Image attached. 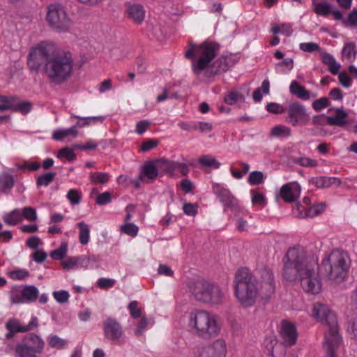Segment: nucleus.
<instances>
[{"label": "nucleus", "mask_w": 357, "mask_h": 357, "mask_svg": "<svg viewBox=\"0 0 357 357\" xmlns=\"http://www.w3.org/2000/svg\"><path fill=\"white\" fill-rule=\"evenodd\" d=\"M57 158H66L68 161H73L76 158V154L70 148L64 147L58 152Z\"/></svg>", "instance_id": "680f3d73"}, {"label": "nucleus", "mask_w": 357, "mask_h": 357, "mask_svg": "<svg viewBox=\"0 0 357 357\" xmlns=\"http://www.w3.org/2000/svg\"><path fill=\"white\" fill-rule=\"evenodd\" d=\"M264 180V174L259 171L252 172L248 177V182L250 185H259L263 183Z\"/></svg>", "instance_id": "13d9d810"}, {"label": "nucleus", "mask_w": 357, "mask_h": 357, "mask_svg": "<svg viewBox=\"0 0 357 357\" xmlns=\"http://www.w3.org/2000/svg\"><path fill=\"white\" fill-rule=\"evenodd\" d=\"M211 349H213L215 356L221 357L225 356L227 353V344L223 338H218L213 342L211 344Z\"/></svg>", "instance_id": "f704fd0d"}, {"label": "nucleus", "mask_w": 357, "mask_h": 357, "mask_svg": "<svg viewBox=\"0 0 357 357\" xmlns=\"http://www.w3.org/2000/svg\"><path fill=\"white\" fill-rule=\"evenodd\" d=\"M293 162L301 167H315L318 165V162L312 158L308 157H295L293 158Z\"/></svg>", "instance_id": "c03bdc74"}, {"label": "nucleus", "mask_w": 357, "mask_h": 357, "mask_svg": "<svg viewBox=\"0 0 357 357\" xmlns=\"http://www.w3.org/2000/svg\"><path fill=\"white\" fill-rule=\"evenodd\" d=\"M347 113L342 109H337L334 116L327 118L328 123L331 126H342L347 122Z\"/></svg>", "instance_id": "c85d7f7f"}, {"label": "nucleus", "mask_w": 357, "mask_h": 357, "mask_svg": "<svg viewBox=\"0 0 357 357\" xmlns=\"http://www.w3.org/2000/svg\"><path fill=\"white\" fill-rule=\"evenodd\" d=\"M80 257H69L62 261L63 268L66 270L80 268Z\"/></svg>", "instance_id": "de8ad7c7"}, {"label": "nucleus", "mask_w": 357, "mask_h": 357, "mask_svg": "<svg viewBox=\"0 0 357 357\" xmlns=\"http://www.w3.org/2000/svg\"><path fill=\"white\" fill-rule=\"evenodd\" d=\"M5 326L8 330L6 337L7 339H10L16 333H26L37 328L38 326V319L36 316H31L29 324L24 325L20 320L15 318H10L7 321Z\"/></svg>", "instance_id": "9b49d317"}, {"label": "nucleus", "mask_w": 357, "mask_h": 357, "mask_svg": "<svg viewBox=\"0 0 357 357\" xmlns=\"http://www.w3.org/2000/svg\"><path fill=\"white\" fill-rule=\"evenodd\" d=\"M326 208L324 203H317L305 208L304 206L297 205L294 209V213L299 218H314L322 213Z\"/></svg>", "instance_id": "dca6fc26"}, {"label": "nucleus", "mask_w": 357, "mask_h": 357, "mask_svg": "<svg viewBox=\"0 0 357 357\" xmlns=\"http://www.w3.org/2000/svg\"><path fill=\"white\" fill-rule=\"evenodd\" d=\"M39 294L38 289L33 285H28L23 288V295L25 303H31L35 301Z\"/></svg>", "instance_id": "4c0bfd02"}, {"label": "nucleus", "mask_w": 357, "mask_h": 357, "mask_svg": "<svg viewBox=\"0 0 357 357\" xmlns=\"http://www.w3.org/2000/svg\"><path fill=\"white\" fill-rule=\"evenodd\" d=\"M347 317L348 319L347 331L353 337L357 339V311H348Z\"/></svg>", "instance_id": "c756f323"}, {"label": "nucleus", "mask_w": 357, "mask_h": 357, "mask_svg": "<svg viewBox=\"0 0 357 357\" xmlns=\"http://www.w3.org/2000/svg\"><path fill=\"white\" fill-rule=\"evenodd\" d=\"M289 91L291 93L297 96L299 98L308 100L310 98V91L306 90L297 81L291 82L289 86Z\"/></svg>", "instance_id": "cd10ccee"}, {"label": "nucleus", "mask_w": 357, "mask_h": 357, "mask_svg": "<svg viewBox=\"0 0 357 357\" xmlns=\"http://www.w3.org/2000/svg\"><path fill=\"white\" fill-rule=\"evenodd\" d=\"M89 178L94 184H105L109 181V174L106 172H93L90 174Z\"/></svg>", "instance_id": "a18cd8bd"}, {"label": "nucleus", "mask_w": 357, "mask_h": 357, "mask_svg": "<svg viewBox=\"0 0 357 357\" xmlns=\"http://www.w3.org/2000/svg\"><path fill=\"white\" fill-rule=\"evenodd\" d=\"M285 112L286 121L292 126H305L310 121V116L306 107L298 102L289 103L286 106Z\"/></svg>", "instance_id": "9d476101"}, {"label": "nucleus", "mask_w": 357, "mask_h": 357, "mask_svg": "<svg viewBox=\"0 0 357 357\" xmlns=\"http://www.w3.org/2000/svg\"><path fill=\"white\" fill-rule=\"evenodd\" d=\"M12 111L19 112L23 114L29 113L33 107L32 103L27 100H20L17 96H14Z\"/></svg>", "instance_id": "393cba45"}, {"label": "nucleus", "mask_w": 357, "mask_h": 357, "mask_svg": "<svg viewBox=\"0 0 357 357\" xmlns=\"http://www.w3.org/2000/svg\"><path fill=\"white\" fill-rule=\"evenodd\" d=\"M299 49L305 52H315L321 50L319 45L312 42L300 43Z\"/></svg>", "instance_id": "5fc2aeb1"}, {"label": "nucleus", "mask_w": 357, "mask_h": 357, "mask_svg": "<svg viewBox=\"0 0 357 357\" xmlns=\"http://www.w3.org/2000/svg\"><path fill=\"white\" fill-rule=\"evenodd\" d=\"M74 64L69 51L56 50L55 45L49 41L32 47L27 56V66L31 71L38 73L43 70L48 79L58 85L71 77Z\"/></svg>", "instance_id": "f257e3e1"}, {"label": "nucleus", "mask_w": 357, "mask_h": 357, "mask_svg": "<svg viewBox=\"0 0 357 357\" xmlns=\"http://www.w3.org/2000/svg\"><path fill=\"white\" fill-rule=\"evenodd\" d=\"M234 62L231 56H222L215 60L211 66V73L217 74L227 71Z\"/></svg>", "instance_id": "aec40b11"}, {"label": "nucleus", "mask_w": 357, "mask_h": 357, "mask_svg": "<svg viewBox=\"0 0 357 357\" xmlns=\"http://www.w3.org/2000/svg\"><path fill=\"white\" fill-rule=\"evenodd\" d=\"M68 245L66 242H61L59 248L51 252L50 256L54 260H61L63 259L68 252Z\"/></svg>", "instance_id": "79ce46f5"}, {"label": "nucleus", "mask_w": 357, "mask_h": 357, "mask_svg": "<svg viewBox=\"0 0 357 357\" xmlns=\"http://www.w3.org/2000/svg\"><path fill=\"white\" fill-rule=\"evenodd\" d=\"M10 300L13 304L24 303L23 289L20 286L12 287L10 291Z\"/></svg>", "instance_id": "58836bf2"}, {"label": "nucleus", "mask_w": 357, "mask_h": 357, "mask_svg": "<svg viewBox=\"0 0 357 357\" xmlns=\"http://www.w3.org/2000/svg\"><path fill=\"white\" fill-rule=\"evenodd\" d=\"M350 259L348 255L340 250H333L322 261V268L328 280L340 283L346 278L349 267Z\"/></svg>", "instance_id": "0eeeda50"}, {"label": "nucleus", "mask_w": 357, "mask_h": 357, "mask_svg": "<svg viewBox=\"0 0 357 357\" xmlns=\"http://www.w3.org/2000/svg\"><path fill=\"white\" fill-rule=\"evenodd\" d=\"M283 261L282 275L287 281H295L298 277L304 291L310 294L321 292L322 282L317 259L308 255L304 248L297 246L289 249Z\"/></svg>", "instance_id": "f03ea898"}, {"label": "nucleus", "mask_w": 357, "mask_h": 357, "mask_svg": "<svg viewBox=\"0 0 357 357\" xmlns=\"http://www.w3.org/2000/svg\"><path fill=\"white\" fill-rule=\"evenodd\" d=\"M78 135V130L76 124L68 128H58L53 131L52 139L57 141H63L68 137L76 138Z\"/></svg>", "instance_id": "412c9836"}, {"label": "nucleus", "mask_w": 357, "mask_h": 357, "mask_svg": "<svg viewBox=\"0 0 357 357\" xmlns=\"http://www.w3.org/2000/svg\"><path fill=\"white\" fill-rule=\"evenodd\" d=\"M22 213V219H25L29 222H33L37 220L38 215L36 210L31 206H26L20 209Z\"/></svg>", "instance_id": "49530a36"}, {"label": "nucleus", "mask_w": 357, "mask_h": 357, "mask_svg": "<svg viewBox=\"0 0 357 357\" xmlns=\"http://www.w3.org/2000/svg\"><path fill=\"white\" fill-rule=\"evenodd\" d=\"M3 220L8 226H14L22 221V213L20 209L15 208L13 211L6 213L3 215Z\"/></svg>", "instance_id": "b1692460"}, {"label": "nucleus", "mask_w": 357, "mask_h": 357, "mask_svg": "<svg viewBox=\"0 0 357 357\" xmlns=\"http://www.w3.org/2000/svg\"><path fill=\"white\" fill-rule=\"evenodd\" d=\"M77 119L81 121H78L77 123H75L78 128L86 127V126H91L92 124H94L97 122L102 123L104 121L105 117L102 116L83 117V116H77V115L72 114L70 116V119Z\"/></svg>", "instance_id": "5701e85b"}, {"label": "nucleus", "mask_w": 357, "mask_h": 357, "mask_svg": "<svg viewBox=\"0 0 357 357\" xmlns=\"http://www.w3.org/2000/svg\"><path fill=\"white\" fill-rule=\"evenodd\" d=\"M218 49V45L213 42L205 41L199 45L193 43H189L185 56L192 60V70L196 75H199L204 70L211 68Z\"/></svg>", "instance_id": "423d86ee"}, {"label": "nucleus", "mask_w": 357, "mask_h": 357, "mask_svg": "<svg viewBox=\"0 0 357 357\" xmlns=\"http://www.w3.org/2000/svg\"><path fill=\"white\" fill-rule=\"evenodd\" d=\"M234 283L235 296L243 307H252L259 296L268 298L275 291L273 275L268 269L261 271L258 282L248 268H239L235 274Z\"/></svg>", "instance_id": "7ed1b4c3"}, {"label": "nucleus", "mask_w": 357, "mask_h": 357, "mask_svg": "<svg viewBox=\"0 0 357 357\" xmlns=\"http://www.w3.org/2000/svg\"><path fill=\"white\" fill-rule=\"evenodd\" d=\"M271 31L274 34L281 33L286 36H290L293 29L290 24H281L279 26H273Z\"/></svg>", "instance_id": "09e8293b"}, {"label": "nucleus", "mask_w": 357, "mask_h": 357, "mask_svg": "<svg viewBox=\"0 0 357 357\" xmlns=\"http://www.w3.org/2000/svg\"><path fill=\"white\" fill-rule=\"evenodd\" d=\"M158 167H157L156 160L154 162H149L146 163L142 169V173L144 176L149 179H155L159 173Z\"/></svg>", "instance_id": "2f4dec72"}, {"label": "nucleus", "mask_w": 357, "mask_h": 357, "mask_svg": "<svg viewBox=\"0 0 357 357\" xmlns=\"http://www.w3.org/2000/svg\"><path fill=\"white\" fill-rule=\"evenodd\" d=\"M312 316L317 321L328 325V329L325 334L324 347L326 351V357H335V352L341 344L335 315L328 306L317 303L312 306Z\"/></svg>", "instance_id": "20e7f679"}, {"label": "nucleus", "mask_w": 357, "mask_h": 357, "mask_svg": "<svg viewBox=\"0 0 357 357\" xmlns=\"http://www.w3.org/2000/svg\"><path fill=\"white\" fill-rule=\"evenodd\" d=\"M31 343V347L34 349L35 351L41 354L45 347V341L43 338L34 333H30L25 338Z\"/></svg>", "instance_id": "a878e982"}, {"label": "nucleus", "mask_w": 357, "mask_h": 357, "mask_svg": "<svg viewBox=\"0 0 357 357\" xmlns=\"http://www.w3.org/2000/svg\"><path fill=\"white\" fill-rule=\"evenodd\" d=\"M103 332L105 338L119 343L123 335L121 324L114 318L107 317L103 322Z\"/></svg>", "instance_id": "f8f14e48"}, {"label": "nucleus", "mask_w": 357, "mask_h": 357, "mask_svg": "<svg viewBox=\"0 0 357 357\" xmlns=\"http://www.w3.org/2000/svg\"><path fill=\"white\" fill-rule=\"evenodd\" d=\"M213 128V124L209 122L196 121L193 123L194 130H197L200 132H210Z\"/></svg>", "instance_id": "bf43d9fd"}, {"label": "nucleus", "mask_w": 357, "mask_h": 357, "mask_svg": "<svg viewBox=\"0 0 357 357\" xmlns=\"http://www.w3.org/2000/svg\"><path fill=\"white\" fill-rule=\"evenodd\" d=\"M54 298L59 303H66L68 302L70 294L66 290L54 291L52 293Z\"/></svg>", "instance_id": "4d7b16f0"}, {"label": "nucleus", "mask_w": 357, "mask_h": 357, "mask_svg": "<svg viewBox=\"0 0 357 357\" xmlns=\"http://www.w3.org/2000/svg\"><path fill=\"white\" fill-rule=\"evenodd\" d=\"M190 291L195 298L202 303L211 305H217L222 303L225 291L217 283L199 279L190 283Z\"/></svg>", "instance_id": "6e6552de"}, {"label": "nucleus", "mask_w": 357, "mask_h": 357, "mask_svg": "<svg viewBox=\"0 0 357 357\" xmlns=\"http://www.w3.org/2000/svg\"><path fill=\"white\" fill-rule=\"evenodd\" d=\"M212 190L225 207L234 208L238 206V200L223 184L214 183Z\"/></svg>", "instance_id": "ddd939ff"}, {"label": "nucleus", "mask_w": 357, "mask_h": 357, "mask_svg": "<svg viewBox=\"0 0 357 357\" xmlns=\"http://www.w3.org/2000/svg\"><path fill=\"white\" fill-rule=\"evenodd\" d=\"M80 268L92 269L98 267L99 257L96 255L80 256Z\"/></svg>", "instance_id": "473e14b6"}, {"label": "nucleus", "mask_w": 357, "mask_h": 357, "mask_svg": "<svg viewBox=\"0 0 357 357\" xmlns=\"http://www.w3.org/2000/svg\"><path fill=\"white\" fill-rule=\"evenodd\" d=\"M49 344L51 347L57 349H62L66 346V340L54 335H50L47 338Z\"/></svg>", "instance_id": "8fccbe9b"}, {"label": "nucleus", "mask_w": 357, "mask_h": 357, "mask_svg": "<svg viewBox=\"0 0 357 357\" xmlns=\"http://www.w3.org/2000/svg\"><path fill=\"white\" fill-rule=\"evenodd\" d=\"M314 13L320 16L326 17L332 15L335 20L342 19V13L337 9H333V6L327 1L313 2Z\"/></svg>", "instance_id": "2eb2a0df"}, {"label": "nucleus", "mask_w": 357, "mask_h": 357, "mask_svg": "<svg viewBox=\"0 0 357 357\" xmlns=\"http://www.w3.org/2000/svg\"><path fill=\"white\" fill-rule=\"evenodd\" d=\"M29 275V271L25 269H17L8 273V276L11 279L16 280H24L25 278H28Z\"/></svg>", "instance_id": "052dcab7"}, {"label": "nucleus", "mask_w": 357, "mask_h": 357, "mask_svg": "<svg viewBox=\"0 0 357 357\" xmlns=\"http://www.w3.org/2000/svg\"><path fill=\"white\" fill-rule=\"evenodd\" d=\"M14 96H2L0 98V112L12 110Z\"/></svg>", "instance_id": "6e6d98bb"}, {"label": "nucleus", "mask_w": 357, "mask_h": 357, "mask_svg": "<svg viewBox=\"0 0 357 357\" xmlns=\"http://www.w3.org/2000/svg\"><path fill=\"white\" fill-rule=\"evenodd\" d=\"M66 198L72 205H77L81 202V192L77 189H70L66 195Z\"/></svg>", "instance_id": "3c124183"}, {"label": "nucleus", "mask_w": 357, "mask_h": 357, "mask_svg": "<svg viewBox=\"0 0 357 357\" xmlns=\"http://www.w3.org/2000/svg\"><path fill=\"white\" fill-rule=\"evenodd\" d=\"M79 228V242L82 245H87L90 241V228L84 222H79L77 224Z\"/></svg>", "instance_id": "bb28decb"}, {"label": "nucleus", "mask_w": 357, "mask_h": 357, "mask_svg": "<svg viewBox=\"0 0 357 357\" xmlns=\"http://www.w3.org/2000/svg\"><path fill=\"white\" fill-rule=\"evenodd\" d=\"M329 104V100L326 97H323L314 100L312 104V107L316 111H321L326 108Z\"/></svg>", "instance_id": "0e129e2a"}, {"label": "nucleus", "mask_w": 357, "mask_h": 357, "mask_svg": "<svg viewBox=\"0 0 357 357\" xmlns=\"http://www.w3.org/2000/svg\"><path fill=\"white\" fill-rule=\"evenodd\" d=\"M157 167L161 173H169L171 175L174 174L175 161L161 158L156 160Z\"/></svg>", "instance_id": "72a5a7b5"}, {"label": "nucleus", "mask_w": 357, "mask_h": 357, "mask_svg": "<svg viewBox=\"0 0 357 357\" xmlns=\"http://www.w3.org/2000/svg\"><path fill=\"white\" fill-rule=\"evenodd\" d=\"M125 13L128 19L136 24H141L145 18L144 7L138 3H127Z\"/></svg>", "instance_id": "a211bd4d"}, {"label": "nucleus", "mask_w": 357, "mask_h": 357, "mask_svg": "<svg viewBox=\"0 0 357 357\" xmlns=\"http://www.w3.org/2000/svg\"><path fill=\"white\" fill-rule=\"evenodd\" d=\"M338 79L340 84L344 88H349L352 84V80L351 78L349 77V75L345 73L342 72L339 74Z\"/></svg>", "instance_id": "338daca9"}, {"label": "nucleus", "mask_w": 357, "mask_h": 357, "mask_svg": "<svg viewBox=\"0 0 357 357\" xmlns=\"http://www.w3.org/2000/svg\"><path fill=\"white\" fill-rule=\"evenodd\" d=\"M128 308L130 311V314L132 318L137 319L141 317L142 310L138 307L137 301H133L130 302L128 306Z\"/></svg>", "instance_id": "e2e57ef3"}, {"label": "nucleus", "mask_w": 357, "mask_h": 357, "mask_svg": "<svg viewBox=\"0 0 357 357\" xmlns=\"http://www.w3.org/2000/svg\"><path fill=\"white\" fill-rule=\"evenodd\" d=\"M149 324V319L146 317H142L139 323L137 325L136 329L135 331V335L137 336L141 335L146 329Z\"/></svg>", "instance_id": "774afa93"}, {"label": "nucleus", "mask_w": 357, "mask_h": 357, "mask_svg": "<svg viewBox=\"0 0 357 357\" xmlns=\"http://www.w3.org/2000/svg\"><path fill=\"white\" fill-rule=\"evenodd\" d=\"M312 183L319 188H327L333 185H340L341 181L337 177L319 176L313 178L312 179Z\"/></svg>", "instance_id": "4be33fe9"}, {"label": "nucleus", "mask_w": 357, "mask_h": 357, "mask_svg": "<svg viewBox=\"0 0 357 357\" xmlns=\"http://www.w3.org/2000/svg\"><path fill=\"white\" fill-rule=\"evenodd\" d=\"M291 134V130L287 126L284 125H277L273 127L271 130V135L275 137L287 138L289 137Z\"/></svg>", "instance_id": "e433bc0d"}, {"label": "nucleus", "mask_w": 357, "mask_h": 357, "mask_svg": "<svg viewBox=\"0 0 357 357\" xmlns=\"http://www.w3.org/2000/svg\"><path fill=\"white\" fill-rule=\"evenodd\" d=\"M14 185V178L8 173H3L0 175V186L3 192L10 190Z\"/></svg>", "instance_id": "ea45409f"}, {"label": "nucleus", "mask_w": 357, "mask_h": 357, "mask_svg": "<svg viewBox=\"0 0 357 357\" xmlns=\"http://www.w3.org/2000/svg\"><path fill=\"white\" fill-rule=\"evenodd\" d=\"M280 335L283 339L284 344L288 346L294 344L297 340V331L295 325L290 321H282Z\"/></svg>", "instance_id": "f3484780"}, {"label": "nucleus", "mask_w": 357, "mask_h": 357, "mask_svg": "<svg viewBox=\"0 0 357 357\" xmlns=\"http://www.w3.org/2000/svg\"><path fill=\"white\" fill-rule=\"evenodd\" d=\"M56 173L47 172L39 176L37 178L38 186H47L54 178Z\"/></svg>", "instance_id": "603ef678"}, {"label": "nucleus", "mask_w": 357, "mask_h": 357, "mask_svg": "<svg viewBox=\"0 0 357 357\" xmlns=\"http://www.w3.org/2000/svg\"><path fill=\"white\" fill-rule=\"evenodd\" d=\"M245 96L242 93L233 91L225 96L224 101L226 104L232 105L238 101H244Z\"/></svg>", "instance_id": "37998d69"}, {"label": "nucleus", "mask_w": 357, "mask_h": 357, "mask_svg": "<svg viewBox=\"0 0 357 357\" xmlns=\"http://www.w3.org/2000/svg\"><path fill=\"white\" fill-rule=\"evenodd\" d=\"M301 187L296 181L289 182L283 185L280 190L279 195L285 202L291 203L296 201L301 195Z\"/></svg>", "instance_id": "4468645a"}, {"label": "nucleus", "mask_w": 357, "mask_h": 357, "mask_svg": "<svg viewBox=\"0 0 357 357\" xmlns=\"http://www.w3.org/2000/svg\"><path fill=\"white\" fill-rule=\"evenodd\" d=\"M187 324L193 334L204 339L219 336L222 330L218 316L204 310L189 312Z\"/></svg>", "instance_id": "39448f33"}, {"label": "nucleus", "mask_w": 357, "mask_h": 357, "mask_svg": "<svg viewBox=\"0 0 357 357\" xmlns=\"http://www.w3.org/2000/svg\"><path fill=\"white\" fill-rule=\"evenodd\" d=\"M183 212L189 216H195L198 212V205L196 204L187 203L183 206Z\"/></svg>", "instance_id": "69168bd1"}, {"label": "nucleus", "mask_w": 357, "mask_h": 357, "mask_svg": "<svg viewBox=\"0 0 357 357\" xmlns=\"http://www.w3.org/2000/svg\"><path fill=\"white\" fill-rule=\"evenodd\" d=\"M121 232L134 238L137 236L139 232V227L132 222H126L119 227Z\"/></svg>", "instance_id": "a19ab883"}, {"label": "nucleus", "mask_w": 357, "mask_h": 357, "mask_svg": "<svg viewBox=\"0 0 357 357\" xmlns=\"http://www.w3.org/2000/svg\"><path fill=\"white\" fill-rule=\"evenodd\" d=\"M45 19L48 26L57 33L70 32L74 24L66 8L59 3L47 6Z\"/></svg>", "instance_id": "1a4fd4ad"}, {"label": "nucleus", "mask_w": 357, "mask_h": 357, "mask_svg": "<svg viewBox=\"0 0 357 357\" xmlns=\"http://www.w3.org/2000/svg\"><path fill=\"white\" fill-rule=\"evenodd\" d=\"M356 44L353 42L344 44L342 50V58L349 62L355 60L356 56Z\"/></svg>", "instance_id": "7c9ffc66"}, {"label": "nucleus", "mask_w": 357, "mask_h": 357, "mask_svg": "<svg viewBox=\"0 0 357 357\" xmlns=\"http://www.w3.org/2000/svg\"><path fill=\"white\" fill-rule=\"evenodd\" d=\"M265 352L268 357H283L284 351H281L282 346L278 343L277 339L273 336L266 337L264 342Z\"/></svg>", "instance_id": "6ab92c4d"}, {"label": "nucleus", "mask_w": 357, "mask_h": 357, "mask_svg": "<svg viewBox=\"0 0 357 357\" xmlns=\"http://www.w3.org/2000/svg\"><path fill=\"white\" fill-rule=\"evenodd\" d=\"M199 163L202 167H208L211 169H219L221 164L214 157L209 155H204L201 156L198 160Z\"/></svg>", "instance_id": "c9c22d12"}, {"label": "nucleus", "mask_w": 357, "mask_h": 357, "mask_svg": "<svg viewBox=\"0 0 357 357\" xmlns=\"http://www.w3.org/2000/svg\"><path fill=\"white\" fill-rule=\"evenodd\" d=\"M251 195L252 203L254 205H259L261 206H264L266 205L267 202L264 193L256 191H252Z\"/></svg>", "instance_id": "864d4df0"}]
</instances>
